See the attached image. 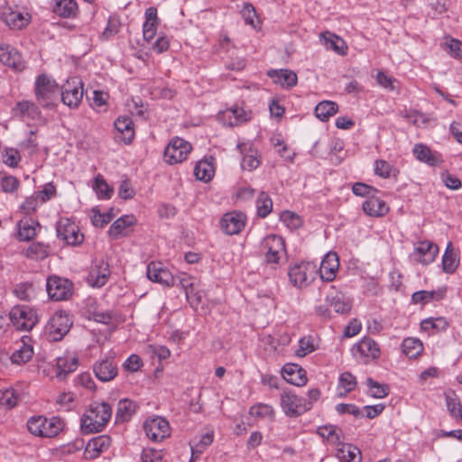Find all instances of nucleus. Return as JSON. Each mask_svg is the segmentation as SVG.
Returning <instances> with one entry per match:
<instances>
[{
	"instance_id": "nucleus-52",
	"label": "nucleus",
	"mask_w": 462,
	"mask_h": 462,
	"mask_svg": "<svg viewBox=\"0 0 462 462\" xmlns=\"http://www.w3.org/2000/svg\"><path fill=\"white\" fill-rule=\"evenodd\" d=\"M366 385L369 389L370 395L374 398H383L389 393L388 385L379 383L371 377L366 379Z\"/></svg>"
},
{
	"instance_id": "nucleus-18",
	"label": "nucleus",
	"mask_w": 462,
	"mask_h": 462,
	"mask_svg": "<svg viewBox=\"0 0 462 462\" xmlns=\"http://www.w3.org/2000/svg\"><path fill=\"white\" fill-rule=\"evenodd\" d=\"M0 16L3 22L12 29H22L29 23L28 14H23L8 5L1 7Z\"/></svg>"
},
{
	"instance_id": "nucleus-46",
	"label": "nucleus",
	"mask_w": 462,
	"mask_h": 462,
	"mask_svg": "<svg viewBox=\"0 0 462 462\" xmlns=\"http://www.w3.org/2000/svg\"><path fill=\"white\" fill-rule=\"evenodd\" d=\"M458 259L453 253L452 244L449 242L442 256V267L445 273H453L458 266Z\"/></svg>"
},
{
	"instance_id": "nucleus-11",
	"label": "nucleus",
	"mask_w": 462,
	"mask_h": 462,
	"mask_svg": "<svg viewBox=\"0 0 462 462\" xmlns=\"http://www.w3.org/2000/svg\"><path fill=\"white\" fill-rule=\"evenodd\" d=\"M10 320L17 330L29 331L38 322V316L34 310L26 305L14 306L10 311Z\"/></svg>"
},
{
	"instance_id": "nucleus-49",
	"label": "nucleus",
	"mask_w": 462,
	"mask_h": 462,
	"mask_svg": "<svg viewBox=\"0 0 462 462\" xmlns=\"http://www.w3.org/2000/svg\"><path fill=\"white\" fill-rule=\"evenodd\" d=\"M448 326V321L445 318L439 317V318H429L426 319H423L420 322V328L421 329L425 331L430 330H436V331H443L445 330Z\"/></svg>"
},
{
	"instance_id": "nucleus-48",
	"label": "nucleus",
	"mask_w": 462,
	"mask_h": 462,
	"mask_svg": "<svg viewBox=\"0 0 462 462\" xmlns=\"http://www.w3.org/2000/svg\"><path fill=\"white\" fill-rule=\"evenodd\" d=\"M250 415L260 419L274 420V410L273 406L266 403H257L250 408Z\"/></svg>"
},
{
	"instance_id": "nucleus-54",
	"label": "nucleus",
	"mask_w": 462,
	"mask_h": 462,
	"mask_svg": "<svg viewBox=\"0 0 462 462\" xmlns=\"http://www.w3.org/2000/svg\"><path fill=\"white\" fill-rule=\"evenodd\" d=\"M3 162L12 168H15L21 162V155L17 149L5 148L3 152Z\"/></svg>"
},
{
	"instance_id": "nucleus-33",
	"label": "nucleus",
	"mask_w": 462,
	"mask_h": 462,
	"mask_svg": "<svg viewBox=\"0 0 462 462\" xmlns=\"http://www.w3.org/2000/svg\"><path fill=\"white\" fill-rule=\"evenodd\" d=\"M268 76L273 79L274 83L286 88L296 86L298 81L297 74L290 69H273L268 71Z\"/></svg>"
},
{
	"instance_id": "nucleus-1",
	"label": "nucleus",
	"mask_w": 462,
	"mask_h": 462,
	"mask_svg": "<svg viewBox=\"0 0 462 462\" xmlns=\"http://www.w3.org/2000/svg\"><path fill=\"white\" fill-rule=\"evenodd\" d=\"M112 416V407L106 402L90 403L80 420L83 433L90 434L102 431Z\"/></svg>"
},
{
	"instance_id": "nucleus-8",
	"label": "nucleus",
	"mask_w": 462,
	"mask_h": 462,
	"mask_svg": "<svg viewBox=\"0 0 462 462\" xmlns=\"http://www.w3.org/2000/svg\"><path fill=\"white\" fill-rule=\"evenodd\" d=\"M84 84L80 78L69 77L60 89L61 101L69 108H77L82 101Z\"/></svg>"
},
{
	"instance_id": "nucleus-56",
	"label": "nucleus",
	"mask_w": 462,
	"mask_h": 462,
	"mask_svg": "<svg viewBox=\"0 0 462 462\" xmlns=\"http://www.w3.org/2000/svg\"><path fill=\"white\" fill-rule=\"evenodd\" d=\"M18 397L14 389L0 390V403L8 409L17 404Z\"/></svg>"
},
{
	"instance_id": "nucleus-63",
	"label": "nucleus",
	"mask_w": 462,
	"mask_h": 462,
	"mask_svg": "<svg viewBox=\"0 0 462 462\" xmlns=\"http://www.w3.org/2000/svg\"><path fill=\"white\" fill-rule=\"evenodd\" d=\"M162 451L154 448H144L141 456L142 462H162Z\"/></svg>"
},
{
	"instance_id": "nucleus-30",
	"label": "nucleus",
	"mask_w": 462,
	"mask_h": 462,
	"mask_svg": "<svg viewBox=\"0 0 462 462\" xmlns=\"http://www.w3.org/2000/svg\"><path fill=\"white\" fill-rule=\"evenodd\" d=\"M282 376L288 383L297 386H303L308 381L305 370L294 364H288L282 367Z\"/></svg>"
},
{
	"instance_id": "nucleus-12",
	"label": "nucleus",
	"mask_w": 462,
	"mask_h": 462,
	"mask_svg": "<svg viewBox=\"0 0 462 462\" xmlns=\"http://www.w3.org/2000/svg\"><path fill=\"white\" fill-rule=\"evenodd\" d=\"M46 289L51 300H66L72 295L73 283L68 279L53 275L47 279Z\"/></svg>"
},
{
	"instance_id": "nucleus-14",
	"label": "nucleus",
	"mask_w": 462,
	"mask_h": 462,
	"mask_svg": "<svg viewBox=\"0 0 462 462\" xmlns=\"http://www.w3.org/2000/svg\"><path fill=\"white\" fill-rule=\"evenodd\" d=\"M0 63L14 71H23L25 61L21 52L10 44L0 45Z\"/></svg>"
},
{
	"instance_id": "nucleus-62",
	"label": "nucleus",
	"mask_w": 462,
	"mask_h": 462,
	"mask_svg": "<svg viewBox=\"0 0 462 462\" xmlns=\"http://www.w3.org/2000/svg\"><path fill=\"white\" fill-rule=\"evenodd\" d=\"M120 29V22L119 19L115 16H110L107 21V24L102 33L103 38L109 39L110 37L116 35Z\"/></svg>"
},
{
	"instance_id": "nucleus-21",
	"label": "nucleus",
	"mask_w": 462,
	"mask_h": 462,
	"mask_svg": "<svg viewBox=\"0 0 462 462\" xmlns=\"http://www.w3.org/2000/svg\"><path fill=\"white\" fill-rule=\"evenodd\" d=\"M439 253V247L434 243L424 240L415 245L411 256L415 261L427 265L431 263Z\"/></svg>"
},
{
	"instance_id": "nucleus-59",
	"label": "nucleus",
	"mask_w": 462,
	"mask_h": 462,
	"mask_svg": "<svg viewBox=\"0 0 462 462\" xmlns=\"http://www.w3.org/2000/svg\"><path fill=\"white\" fill-rule=\"evenodd\" d=\"M177 277L180 285L185 291V294H190L194 287H198L199 285V281L186 273H182Z\"/></svg>"
},
{
	"instance_id": "nucleus-23",
	"label": "nucleus",
	"mask_w": 462,
	"mask_h": 462,
	"mask_svg": "<svg viewBox=\"0 0 462 462\" xmlns=\"http://www.w3.org/2000/svg\"><path fill=\"white\" fill-rule=\"evenodd\" d=\"M95 376L101 382H110L117 374L118 369L113 358L106 357L93 365Z\"/></svg>"
},
{
	"instance_id": "nucleus-44",
	"label": "nucleus",
	"mask_w": 462,
	"mask_h": 462,
	"mask_svg": "<svg viewBox=\"0 0 462 462\" xmlns=\"http://www.w3.org/2000/svg\"><path fill=\"white\" fill-rule=\"evenodd\" d=\"M92 189L100 199H108L113 194V189L107 184L105 178L101 174L95 177Z\"/></svg>"
},
{
	"instance_id": "nucleus-58",
	"label": "nucleus",
	"mask_w": 462,
	"mask_h": 462,
	"mask_svg": "<svg viewBox=\"0 0 462 462\" xmlns=\"http://www.w3.org/2000/svg\"><path fill=\"white\" fill-rule=\"evenodd\" d=\"M281 221L289 228L296 229L301 226V218L291 211H283L280 217Z\"/></svg>"
},
{
	"instance_id": "nucleus-50",
	"label": "nucleus",
	"mask_w": 462,
	"mask_h": 462,
	"mask_svg": "<svg viewBox=\"0 0 462 462\" xmlns=\"http://www.w3.org/2000/svg\"><path fill=\"white\" fill-rule=\"evenodd\" d=\"M257 214L261 217H267L273 209V201L269 195L265 192H261L256 199Z\"/></svg>"
},
{
	"instance_id": "nucleus-9",
	"label": "nucleus",
	"mask_w": 462,
	"mask_h": 462,
	"mask_svg": "<svg viewBox=\"0 0 462 462\" xmlns=\"http://www.w3.org/2000/svg\"><path fill=\"white\" fill-rule=\"evenodd\" d=\"M192 150L191 144L180 137L172 138L164 149L163 159L168 164L181 163Z\"/></svg>"
},
{
	"instance_id": "nucleus-15",
	"label": "nucleus",
	"mask_w": 462,
	"mask_h": 462,
	"mask_svg": "<svg viewBox=\"0 0 462 462\" xmlns=\"http://www.w3.org/2000/svg\"><path fill=\"white\" fill-rule=\"evenodd\" d=\"M143 430L146 436L154 442L162 441L170 435V424L162 417L145 420Z\"/></svg>"
},
{
	"instance_id": "nucleus-41",
	"label": "nucleus",
	"mask_w": 462,
	"mask_h": 462,
	"mask_svg": "<svg viewBox=\"0 0 462 462\" xmlns=\"http://www.w3.org/2000/svg\"><path fill=\"white\" fill-rule=\"evenodd\" d=\"M215 174L214 165L208 160L199 161L194 168V175L197 180L204 182L209 181Z\"/></svg>"
},
{
	"instance_id": "nucleus-3",
	"label": "nucleus",
	"mask_w": 462,
	"mask_h": 462,
	"mask_svg": "<svg viewBox=\"0 0 462 462\" xmlns=\"http://www.w3.org/2000/svg\"><path fill=\"white\" fill-rule=\"evenodd\" d=\"M34 90L36 99L43 108H51L60 93L56 81L45 74L37 77Z\"/></svg>"
},
{
	"instance_id": "nucleus-53",
	"label": "nucleus",
	"mask_w": 462,
	"mask_h": 462,
	"mask_svg": "<svg viewBox=\"0 0 462 462\" xmlns=\"http://www.w3.org/2000/svg\"><path fill=\"white\" fill-rule=\"evenodd\" d=\"M316 348L315 339L312 337H303L299 341V348L296 351V355L300 357H304L308 354L314 352Z\"/></svg>"
},
{
	"instance_id": "nucleus-25",
	"label": "nucleus",
	"mask_w": 462,
	"mask_h": 462,
	"mask_svg": "<svg viewBox=\"0 0 462 462\" xmlns=\"http://www.w3.org/2000/svg\"><path fill=\"white\" fill-rule=\"evenodd\" d=\"M412 152L417 160L430 166H439L443 162L440 153L432 152L429 146L423 143H416Z\"/></svg>"
},
{
	"instance_id": "nucleus-32",
	"label": "nucleus",
	"mask_w": 462,
	"mask_h": 462,
	"mask_svg": "<svg viewBox=\"0 0 462 462\" xmlns=\"http://www.w3.org/2000/svg\"><path fill=\"white\" fill-rule=\"evenodd\" d=\"M135 218L131 215H125L117 218L109 227L107 234L110 238L117 239L127 235V228L133 226Z\"/></svg>"
},
{
	"instance_id": "nucleus-2",
	"label": "nucleus",
	"mask_w": 462,
	"mask_h": 462,
	"mask_svg": "<svg viewBox=\"0 0 462 462\" xmlns=\"http://www.w3.org/2000/svg\"><path fill=\"white\" fill-rule=\"evenodd\" d=\"M73 321L64 310H57L44 328V336L50 342L60 341L69 331Z\"/></svg>"
},
{
	"instance_id": "nucleus-13",
	"label": "nucleus",
	"mask_w": 462,
	"mask_h": 462,
	"mask_svg": "<svg viewBox=\"0 0 462 462\" xmlns=\"http://www.w3.org/2000/svg\"><path fill=\"white\" fill-rule=\"evenodd\" d=\"M354 356L366 364L377 359L381 355L378 344L371 337H365L352 348Z\"/></svg>"
},
{
	"instance_id": "nucleus-26",
	"label": "nucleus",
	"mask_w": 462,
	"mask_h": 462,
	"mask_svg": "<svg viewBox=\"0 0 462 462\" xmlns=\"http://www.w3.org/2000/svg\"><path fill=\"white\" fill-rule=\"evenodd\" d=\"M111 439L107 435H100L91 439L86 445L84 455L88 459H93L100 453L108 449Z\"/></svg>"
},
{
	"instance_id": "nucleus-39",
	"label": "nucleus",
	"mask_w": 462,
	"mask_h": 462,
	"mask_svg": "<svg viewBox=\"0 0 462 462\" xmlns=\"http://www.w3.org/2000/svg\"><path fill=\"white\" fill-rule=\"evenodd\" d=\"M50 254V246L42 242H35L31 244L24 251L26 258L34 261H41L45 259Z\"/></svg>"
},
{
	"instance_id": "nucleus-24",
	"label": "nucleus",
	"mask_w": 462,
	"mask_h": 462,
	"mask_svg": "<svg viewBox=\"0 0 462 462\" xmlns=\"http://www.w3.org/2000/svg\"><path fill=\"white\" fill-rule=\"evenodd\" d=\"M339 268V258L337 253L328 252L321 261L319 267L320 278L325 282H332Z\"/></svg>"
},
{
	"instance_id": "nucleus-37",
	"label": "nucleus",
	"mask_w": 462,
	"mask_h": 462,
	"mask_svg": "<svg viewBox=\"0 0 462 462\" xmlns=\"http://www.w3.org/2000/svg\"><path fill=\"white\" fill-rule=\"evenodd\" d=\"M317 433L331 445H340L342 440V430L334 425H324L317 429Z\"/></svg>"
},
{
	"instance_id": "nucleus-45",
	"label": "nucleus",
	"mask_w": 462,
	"mask_h": 462,
	"mask_svg": "<svg viewBox=\"0 0 462 462\" xmlns=\"http://www.w3.org/2000/svg\"><path fill=\"white\" fill-rule=\"evenodd\" d=\"M356 379L352 374L348 372L342 373L338 380V395L340 397L346 396L356 388Z\"/></svg>"
},
{
	"instance_id": "nucleus-57",
	"label": "nucleus",
	"mask_w": 462,
	"mask_h": 462,
	"mask_svg": "<svg viewBox=\"0 0 462 462\" xmlns=\"http://www.w3.org/2000/svg\"><path fill=\"white\" fill-rule=\"evenodd\" d=\"M115 215L112 212L101 213L98 209H92L91 222L97 227H103L108 224Z\"/></svg>"
},
{
	"instance_id": "nucleus-42",
	"label": "nucleus",
	"mask_w": 462,
	"mask_h": 462,
	"mask_svg": "<svg viewBox=\"0 0 462 462\" xmlns=\"http://www.w3.org/2000/svg\"><path fill=\"white\" fill-rule=\"evenodd\" d=\"M403 354L409 358L418 357L423 351L422 342L415 337H406L402 343Z\"/></svg>"
},
{
	"instance_id": "nucleus-43",
	"label": "nucleus",
	"mask_w": 462,
	"mask_h": 462,
	"mask_svg": "<svg viewBox=\"0 0 462 462\" xmlns=\"http://www.w3.org/2000/svg\"><path fill=\"white\" fill-rule=\"evenodd\" d=\"M338 110V106L333 101H321L315 107V115L321 121H328Z\"/></svg>"
},
{
	"instance_id": "nucleus-27",
	"label": "nucleus",
	"mask_w": 462,
	"mask_h": 462,
	"mask_svg": "<svg viewBox=\"0 0 462 462\" xmlns=\"http://www.w3.org/2000/svg\"><path fill=\"white\" fill-rule=\"evenodd\" d=\"M326 300L337 313L345 314L348 313L351 310V301L343 292L337 291L333 286L330 287Z\"/></svg>"
},
{
	"instance_id": "nucleus-20",
	"label": "nucleus",
	"mask_w": 462,
	"mask_h": 462,
	"mask_svg": "<svg viewBox=\"0 0 462 462\" xmlns=\"http://www.w3.org/2000/svg\"><path fill=\"white\" fill-rule=\"evenodd\" d=\"M147 277L152 282L171 287L175 283V277L160 262H152L147 266Z\"/></svg>"
},
{
	"instance_id": "nucleus-31",
	"label": "nucleus",
	"mask_w": 462,
	"mask_h": 462,
	"mask_svg": "<svg viewBox=\"0 0 462 462\" xmlns=\"http://www.w3.org/2000/svg\"><path fill=\"white\" fill-rule=\"evenodd\" d=\"M447 289L439 288L433 291H419L411 295V301L414 304L425 305L433 301H439L446 296Z\"/></svg>"
},
{
	"instance_id": "nucleus-38",
	"label": "nucleus",
	"mask_w": 462,
	"mask_h": 462,
	"mask_svg": "<svg viewBox=\"0 0 462 462\" xmlns=\"http://www.w3.org/2000/svg\"><path fill=\"white\" fill-rule=\"evenodd\" d=\"M78 363V357L76 356L58 358L56 377L60 380H63L68 374L72 373L77 369Z\"/></svg>"
},
{
	"instance_id": "nucleus-34",
	"label": "nucleus",
	"mask_w": 462,
	"mask_h": 462,
	"mask_svg": "<svg viewBox=\"0 0 462 462\" xmlns=\"http://www.w3.org/2000/svg\"><path fill=\"white\" fill-rule=\"evenodd\" d=\"M138 409L135 402L129 399L120 400L117 403L116 412V422L124 423L132 419Z\"/></svg>"
},
{
	"instance_id": "nucleus-7",
	"label": "nucleus",
	"mask_w": 462,
	"mask_h": 462,
	"mask_svg": "<svg viewBox=\"0 0 462 462\" xmlns=\"http://www.w3.org/2000/svg\"><path fill=\"white\" fill-rule=\"evenodd\" d=\"M280 404L282 411L291 418L299 417L310 411V402H307V399L290 390H284L281 393Z\"/></svg>"
},
{
	"instance_id": "nucleus-64",
	"label": "nucleus",
	"mask_w": 462,
	"mask_h": 462,
	"mask_svg": "<svg viewBox=\"0 0 462 462\" xmlns=\"http://www.w3.org/2000/svg\"><path fill=\"white\" fill-rule=\"evenodd\" d=\"M446 49L448 53L455 59L462 60V42L457 39H451L448 42L445 43Z\"/></svg>"
},
{
	"instance_id": "nucleus-51",
	"label": "nucleus",
	"mask_w": 462,
	"mask_h": 462,
	"mask_svg": "<svg viewBox=\"0 0 462 462\" xmlns=\"http://www.w3.org/2000/svg\"><path fill=\"white\" fill-rule=\"evenodd\" d=\"M32 347L30 345L23 344L19 349L13 353L11 360L17 365L25 364L32 358Z\"/></svg>"
},
{
	"instance_id": "nucleus-60",
	"label": "nucleus",
	"mask_w": 462,
	"mask_h": 462,
	"mask_svg": "<svg viewBox=\"0 0 462 462\" xmlns=\"http://www.w3.org/2000/svg\"><path fill=\"white\" fill-rule=\"evenodd\" d=\"M352 191L356 196L365 197L366 199L378 193L376 189L362 182L355 183L352 187Z\"/></svg>"
},
{
	"instance_id": "nucleus-28",
	"label": "nucleus",
	"mask_w": 462,
	"mask_h": 462,
	"mask_svg": "<svg viewBox=\"0 0 462 462\" xmlns=\"http://www.w3.org/2000/svg\"><path fill=\"white\" fill-rule=\"evenodd\" d=\"M363 210L365 214L373 217H381L385 216L389 211V207L381 199L375 196V194L367 198L363 202Z\"/></svg>"
},
{
	"instance_id": "nucleus-17",
	"label": "nucleus",
	"mask_w": 462,
	"mask_h": 462,
	"mask_svg": "<svg viewBox=\"0 0 462 462\" xmlns=\"http://www.w3.org/2000/svg\"><path fill=\"white\" fill-rule=\"evenodd\" d=\"M236 147L242 155L241 168L243 170L252 171L260 166L259 152L252 143H240Z\"/></svg>"
},
{
	"instance_id": "nucleus-22",
	"label": "nucleus",
	"mask_w": 462,
	"mask_h": 462,
	"mask_svg": "<svg viewBox=\"0 0 462 462\" xmlns=\"http://www.w3.org/2000/svg\"><path fill=\"white\" fill-rule=\"evenodd\" d=\"M111 275L109 263L105 260L97 261L92 266L88 276V282L92 287H103Z\"/></svg>"
},
{
	"instance_id": "nucleus-10",
	"label": "nucleus",
	"mask_w": 462,
	"mask_h": 462,
	"mask_svg": "<svg viewBox=\"0 0 462 462\" xmlns=\"http://www.w3.org/2000/svg\"><path fill=\"white\" fill-rule=\"evenodd\" d=\"M57 236L66 245L78 246L84 241V235L79 226L70 218L61 217L56 224Z\"/></svg>"
},
{
	"instance_id": "nucleus-16",
	"label": "nucleus",
	"mask_w": 462,
	"mask_h": 462,
	"mask_svg": "<svg viewBox=\"0 0 462 462\" xmlns=\"http://www.w3.org/2000/svg\"><path fill=\"white\" fill-rule=\"evenodd\" d=\"M13 116L19 117L25 122L42 121V112L35 103L28 100H22L15 104L12 109Z\"/></svg>"
},
{
	"instance_id": "nucleus-29",
	"label": "nucleus",
	"mask_w": 462,
	"mask_h": 462,
	"mask_svg": "<svg viewBox=\"0 0 462 462\" xmlns=\"http://www.w3.org/2000/svg\"><path fill=\"white\" fill-rule=\"evenodd\" d=\"M41 229L38 221L32 218L21 219L17 224V238L20 241H30L34 238Z\"/></svg>"
},
{
	"instance_id": "nucleus-61",
	"label": "nucleus",
	"mask_w": 462,
	"mask_h": 462,
	"mask_svg": "<svg viewBox=\"0 0 462 462\" xmlns=\"http://www.w3.org/2000/svg\"><path fill=\"white\" fill-rule=\"evenodd\" d=\"M336 411L340 414H352L356 418H362L365 416L362 410L351 403H339L336 406Z\"/></svg>"
},
{
	"instance_id": "nucleus-35",
	"label": "nucleus",
	"mask_w": 462,
	"mask_h": 462,
	"mask_svg": "<svg viewBox=\"0 0 462 462\" xmlns=\"http://www.w3.org/2000/svg\"><path fill=\"white\" fill-rule=\"evenodd\" d=\"M115 128L121 134L118 138L125 144L130 143L134 137V122L129 116H119L115 121Z\"/></svg>"
},
{
	"instance_id": "nucleus-5",
	"label": "nucleus",
	"mask_w": 462,
	"mask_h": 462,
	"mask_svg": "<svg viewBox=\"0 0 462 462\" xmlns=\"http://www.w3.org/2000/svg\"><path fill=\"white\" fill-rule=\"evenodd\" d=\"M260 249L267 264L277 269L285 254V243L282 236L268 235L261 242Z\"/></svg>"
},
{
	"instance_id": "nucleus-55",
	"label": "nucleus",
	"mask_w": 462,
	"mask_h": 462,
	"mask_svg": "<svg viewBox=\"0 0 462 462\" xmlns=\"http://www.w3.org/2000/svg\"><path fill=\"white\" fill-rule=\"evenodd\" d=\"M241 14L246 24H249L254 28H257L259 19L256 15V11L253 5L248 3L245 4L241 11Z\"/></svg>"
},
{
	"instance_id": "nucleus-19",
	"label": "nucleus",
	"mask_w": 462,
	"mask_h": 462,
	"mask_svg": "<svg viewBox=\"0 0 462 462\" xmlns=\"http://www.w3.org/2000/svg\"><path fill=\"white\" fill-rule=\"evenodd\" d=\"M246 217L241 212L226 213L220 220L222 231L229 236L239 234L245 227Z\"/></svg>"
},
{
	"instance_id": "nucleus-4",
	"label": "nucleus",
	"mask_w": 462,
	"mask_h": 462,
	"mask_svg": "<svg viewBox=\"0 0 462 462\" xmlns=\"http://www.w3.org/2000/svg\"><path fill=\"white\" fill-rule=\"evenodd\" d=\"M27 428L34 436L53 438L62 430L63 422L58 417L47 419L43 416H35L28 420Z\"/></svg>"
},
{
	"instance_id": "nucleus-36",
	"label": "nucleus",
	"mask_w": 462,
	"mask_h": 462,
	"mask_svg": "<svg viewBox=\"0 0 462 462\" xmlns=\"http://www.w3.org/2000/svg\"><path fill=\"white\" fill-rule=\"evenodd\" d=\"M53 13L63 18H74L79 13L76 0H55Z\"/></svg>"
},
{
	"instance_id": "nucleus-6",
	"label": "nucleus",
	"mask_w": 462,
	"mask_h": 462,
	"mask_svg": "<svg viewBox=\"0 0 462 462\" xmlns=\"http://www.w3.org/2000/svg\"><path fill=\"white\" fill-rule=\"evenodd\" d=\"M316 265L310 262H301L289 268L288 277L290 283L297 288L308 287L316 277Z\"/></svg>"
},
{
	"instance_id": "nucleus-40",
	"label": "nucleus",
	"mask_w": 462,
	"mask_h": 462,
	"mask_svg": "<svg viewBox=\"0 0 462 462\" xmlns=\"http://www.w3.org/2000/svg\"><path fill=\"white\" fill-rule=\"evenodd\" d=\"M337 457L340 462H360L361 451L356 446L343 444L337 451Z\"/></svg>"
},
{
	"instance_id": "nucleus-47",
	"label": "nucleus",
	"mask_w": 462,
	"mask_h": 462,
	"mask_svg": "<svg viewBox=\"0 0 462 462\" xmlns=\"http://www.w3.org/2000/svg\"><path fill=\"white\" fill-rule=\"evenodd\" d=\"M446 405L453 418L462 420V404L454 393L446 394Z\"/></svg>"
}]
</instances>
